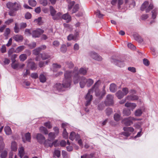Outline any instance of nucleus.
<instances>
[{
  "mask_svg": "<svg viewBox=\"0 0 158 158\" xmlns=\"http://www.w3.org/2000/svg\"><path fill=\"white\" fill-rule=\"evenodd\" d=\"M133 36L135 39L137 41L141 42L143 41V40L139 36L137 35L136 34H134Z\"/></svg>",
  "mask_w": 158,
  "mask_h": 158,
  "instance_id": "obj_41",
  "label": "nucleus"
},
{
  "mask_svg": "<svg viewBox=\"0 0 158 158\" xmlns=\"http://www.w3.org/2000/svg\"><path fill=\"white\" fill-rule=\"evenodd\" d=\"M4 131L7 135H10L11 133V130L9 126L5 127L4 128Z\"/></svg>",
  "mask_w": 158,
  "mask_h": 158,
  "instance_id": "obj_26",
  "label": "nucleus"
},
{
  "mask_svg": "<svg viewBox=\"0 0 158 158\" xmlns=\"http://www.w3.org/2000/svg\"><path fill=\"white\" fill-rule=\"evenodd\" d=\"M11 66L12 68L14 69H16L19 67V63H12L11 64Z\"/></svg>",
  "mask_w": 158,
  "mask_h": 158,
  "instance_id": "obj_55",
  "label": "nucleus"
},
{
  "mask_svg": "<svg viewBox=\"0 0 158 158\" xmlns=\"http://www.w3.org/2000/svg\"><path fill=\"white\" fill-rule=\"evenodd\" d=\"M48 138L50 140H53L55 138V134L52 132H50L48 134Z\"/></svg>",
  "mask_w": 158,
  "mask_h": 158,
  "instance_id": "obj_53",
  "label": "nucleus"
},
{
  "mask_svg": "<svg viewBox=\"0 0 158 158\" xmlns=\"http://www.w3.org/2000/svg\"><path fill=\"white\" fill-rule=\"evenodd\" d=\"M14 31L16 33H18L19 31V29L18 26V24L17 23H15V26L14 28Z\"/></svg>",
  "mask_w": 158,
  "mask_h": 158,
  "instance_id": "obj_51",
  "label": "nucleus"
},
{
  "mask_svg": "<svg viewBox=\"0 0 158 158\" xmlns=\"http://www.w3.org/2000/svg\"><path fill=\"white\" fill-rule=\"evenodd\" d=\"M0 50L2 53H4L6 52V48L4 45L2 46Z\"/></svg>",
  "mask_w": 158,
  "mask_h": 158,
  "instance_id": "obj_62",
  "label": "nucleus"
},
{
  "mask_svg": "<svg viewBox=\"0 0 158 158\" xmlns=\"http://www.w3.org/2000/svg\"><path fill=\"white\" fill-rule=\"evenodd\" d=\"M116 96L119 99H121L125 96L124 94L121 90L118 91L115 94Z\"/></svg>",
  "mask_w": 158,
  "mask_h": 158,
  "instance_id": "obj_21",
  "label": "nucleus"
},
{
  "mask_svg": "<svg viewBox=\"0 0 158 158\" xmlns=\"http://www.w3.org/2000/svg\"><path fill=\"white\" fill-rule=\"evenodd\" d=\"M39 79L40 82L43 83L45 82L46 81V78L44 75L43 74L40 75Z\"/></svg>",
  "mask_w": 158,
  "mask_h": 158,
  "instance_id": "obj_38",
  "label": "nucleus"
},
{
  "mask_svg": "<svg viewBox=\"0 0 158 158\" xmlns=\"http://www.w3.org/2000/svg\"><path fill=\"white\" fill-rule=\"evenodd\" d=\"M36 139L38 141L40 144H42L45 140L44 137L41 134H38L36 136Z\"/></svg>",
  "mask_w": 158,
  "mask_h": 158,
  "instance_id": "obj_11",
  "label": "nucleus"
},
{
  "mask_svg": "<svg viewBox=\"0 0 158 158\" xmlns=\"http://www.w3.org/2000/svg\"><path fill=\"white\" fill-rule=\"evenodd\" d=\"M79 8V7L78 4H76L73 8L72 10V13H76L77 11L78 10Z\"/></svg>",
  "mask_w": 158,
  "mask_h": 158,
  "instance_id": "obj_50",
  "label": "nucleus"
},
{
  "mask_svg": "<svg viewBox=\"0 0 158 158\" xmlns=\"http://www.w3.org/2000/svg\"><path fill=\"white\" fill-rule=\"evenodd\" d=\"M44 125L46 127L49 129H51L52 127V125L51 124V122L49 121H48L44 123Z\"/></svg>",
  "mask_w": 158,
  "mask_h": 158,
  "instance_id": "obj_45",
  "label": "nucleus"
},
{
  "mask_svg": "<svg viewBox=\"0 0 158 158\" xmlns=\"http://www.w3.org/2000/svg\"><path fill=\"white\" fill-rule=\"evenodd\" d=\"M40 52V51L39 49V48H35V49L33 50L32 52L33 54H34L35 55L37 56L39 54Z\"/></svg>",
  "mask_w": 158,
  "mask_h": 158,
  "instance_id": "obj_47",
  "label": "nucleus"
},
{
  "mask_svg": "<svg viewBox=\"0 0 158 158\" xmlns=\"http://www.w3.org/2000/svg\"><path fill=\"white\" fill-rule=\"evenodd\" d=\"M152 18L153 19H155L157 14V9H154L152 11Z\"/></svg>",
  "mask_w": 158,
  "mask_h": 158,
  "instance_id": "obj_36",
  "label": "nucleus"
},
{
  "mask_svg": "<svg viewBox=\"0 0 158 158\" xmlns=\"http://www.w3.org/2000/svg\"><path fill=\"white\" fill-rule=\"evenodd\" d=\"M125 106L126 107L129 108L130 110H133L136 106V105L134 103L127 102L125 104Z\"/></svg>",
  "mask_w": 158,
  "mask_h": 158,
  "instance_id": "obj_12",
  "label": "nucleus"
},
{
  "mask_svg": "<svg viewBox=\"0 0 158 158\" xmlns=\"http://www.w3.org/2000/svg\"><path fill=\"white\" fill-rule=\"evenodd\" d=\"M104 105L103 103H100L99 104L98 106V110H102L104 109Z\"/></svg>",
  "mask_w": 158,
  "mask_h": 158,
  "instance_id": "obj_54",
  "label": "nucleus"
},
{
  "mask_svg": "<svg viewBox=\"0 0 158 158\" xmlns=\"http://www.w3.org/2000/svg\"><path fill=\"white\" fill-rule=\"evenodd\" d=\"M61 18L62 19L66 20L67 23H69L71 20V17L68 13L64 14L62 16Z\"/></svg>",
  "mask_w": 158,
  "mask_h": 158,
  "instance_id": "obj_14",
  "label": "nucleus"
},
{
  "mask_svg": "<svg viewBox=\"0 0 158 158\" xmlns=\"http://www.w3.org/2000/svg\"><path fill=\"white\" fill-rule=\"evenodd\" d=\"M31 76L32 78L34 79H36L38 77V74L36 73H31Z\"/></svg>",
  "mask_w": 158,
  "mask_h": 158,
  "instance_id": "obj_64",
  "label": "nucleus"
},
{
  "mask_svg": "<svg viewBox=\"0 0 158 158\" xmlns=\"http://www.w3.org/2000/svg\"><path fill=\"white\" fill-rule=\"evenodd\" d=\"M143 64L146 66H148L149 65V61L146 59H144L143 60Z\"/></svg>",
  "mask_w": 158,
  "mask_h": 158,
  "instance_id": "obj_61",
  "label": "nucleus"
},
{
  "mask_svg": "<svg viewBox=\"0 0 158 158\" xmlns=\"http://www.w3.org/2000/svg\"><path fill=\"white\" fill-rule=\"evenodd\" d=\"M93 93L92 89H90L89 90L88 93L85 97V99L86 100L85 104V106H86L89 105L91 103V101L93 99V96L91 94H92Z\"/></svg>",
  "mask_w": 158,
  "mask_h": 158,
  "instance_id": "obj_7",
  "label": "nucleus"
},
{
  "mask_svg": "<svg viewBox=\"0 0 158 158\" xmlns=\"http://www.w3.org/2000/svg\"><path fill=\"white\" fill-rule=\"evenodd\" d=\"M126 99L129 101H133L137 100L138 99V97L135 95H128L126 98Z\"/></svg>",
  "mask_w": 158,
  "mask_h": 158,
  "instance_id": "obj_17",
  "label": "nucleus"
},
{
  "mask_svg": "<svg viewBox=\"0 0 158 158\" xmlns=\"http://www.w3.org/2000/svg\"><path fill=\"white\" fill-rule=\"evenodd\" d=\"M80 138V136L78 134H76L75 132L72 131L70 135L69 139L71 140H73L75 139L76 140H78Z\"/></svg>",
  "mask_w": 158,
  "mask_h": 158,
  "instance_id": "obj_10",
  "label": "nucleus"
},
{
  "mask_svg": "<svg viewBox=\"0 0 158 158\" xmlns=\"http://www.w3.org/2000/svg\"><path fill=\"white\" fill-rule=\"evenodd\" d=\"M86 83L87 87L90 86L94 83V81L91 79L89 78L87 79L86 78Z\"/></svg>",
  "mask_w": 158,
  "mask_h": 158,
  "instance_id": "obj_23",
  "label": "nucleus"
},
{
  "mask_svg": "<svg viewBox=\"0 0 158 158\" xmlns=\"http://www.w3.org/2000/svg\"><path fill=\"white\" fill-rule=\"evenodd\" d=\"M10 33V29L9 28H6L4 35L5 36H7Z\"/></svg>",
  "mask_w": 158,
  "mask_h": 158,
  "instance_id": "obj_56",
  "label": "nucleus"
},
{
  "mask_svg": "<svg viewBox=\"0 0 158 158\" xmlns=\"http://www.w3.org/2000/svg\"><path fill=\"white\" fill-rule=\"evenodd\" d=\"M25 48V47L23 45L18 47L15 50V52L19 53L23 50Z\"/></svg>",
  "mask_w": 158,
  "mask_h": 158,
  "instance_id": "obj_25",
  "label": "nucleus"
},
{
  "mask_svg": "<svg viewBox=\"0 0 158 158\" xmlns=\"http://www.w3.org/2000/svg\"><path fill=\"white\" fill-rule=\"evenodd\" d=\"M117 87L116 85L114 83H112L110 85V89L112 92H115L116 90Z\"/></svg>",
  "mask_w": 158,
  "mask_h": 158,
  "instance_id": "obj_22",
  "label": "nucleus"
},
{
  "mask_svg": "<svg viewBox=\"0 0 158 158\" xmlns=\"http://www.w3.org/2000/svg\"><path fill=\"white\" fill-rule=\"evenodd\" d=\"M40 3L44 6H46L48 4L47 0H40Z\"/></svg>",
  "mask_w": 158,
  "mask_h": 158,
  "instance_id": "obj_49",
  "label": "nucleus"
},
{
  "mask_svg": "<svg viewBox=\"0 0 158 158\" xmlns=\"http://www.w3.org/2000/svg\"><path fill=\"white\" fill-rule=\"evenodd\" d=\"M27 58V55L25 54H22L20 55L19 58L20 61H23Z\"/></svg>",
  "mask_w": 158,
  "mask_h": 158,
  "instance_id": "obj_34",
  "label": "nucleus"
},
{
  "mask_svg": "<svg viewBox=\"0 0 158 158\" xmlns=\"http://www.w3.org/2000/svg\"><path fill=\"white\" fill-rule=\"evenodd\" d=\"M66 64L69 68H71L73 67L74 64L73 63L71 62H68L66 63Z\"/></svg>",
  "mask_w": 158,
  "mask_h": 158,
  "instance_id": "obj_57",
  "label": "nucleus"
},
{
  "mask_svg": "<svg viewBox=\"0 0 158 158\" xmlns=\"http://www.w3.org/2000/svg\"><path fill=\"white\" fill-rule=\"evenodd\" d=\"M25 137L26 138V140L29 142L31 141V134L29 132H28L25 134Z\"/></svg>",
  "mask_w": 158,
  "mask_h": 158,
  "instance_id": "obj_39",
  "label": "nucleus"
},
{
  "mask_svg": "<svg viewBox=\"0 0 158 158\" xmlns=\"http://www.w3.org/2000/svg\"><path fill=\"white\" fill-rule=\"evenodd\" d=\"M100 81V80H98L94 84V85L91 89H92L93 92L94 91L95 93L96 96L97 97H99L100 98H102L104 97L106 94V92L104 89L102 92L100 91L98 88V82Z\"/></svg>",
  "mask_w": 158,
  "mask_h": 158,
  "instance_id": "obj_2",
  "label": "nucleus"
},
{
  "mask_svg": "<svg viewBox=\"0 0 158 158\" xmlns=\"http://www.w3.org/2000/svg\"><path fill=\"white\" fill-rule=\"evenodd\" d=\"M44 32V31L41 29H37L33 31L31 33V35L33 37L37 38L40 36L41 34Z\"/></svg>",
  "mask_w": 158,
  "mask_h": 158,
  "instance_id": "obj_9",
  "label": "nucleus"
},
{
  "mask_svg": "<svg viewBox=\"0 0 158 158\" xmlns=\"http://www.w3.org/2000/svg\"><path fill=\"white\" fill-rule=\"evenodd\" d=\"M114 97L110 94H108L105 100V104L106 106H110L114 104Z\"/></svg>",
  "mask_w": 158,
  "mask_h": 158,
  "instance_id": "obj_8",
  "label": "nucleus"
},
{
  "mask_svg": "<svg viewBox=\"0 0 158 158\" xmlns=\"http://www.w3.org/2000/svg\"><path fill=\"white\" fill-rule=\"evenodd\" d=\"M11 147L12 151H17V145L15 141H13L12 142Z\"/></svg>",
  "mask_w": 158,
  "mask_h": 158,
  "instance_id": "obj_27",
  "label": "nucleus"
},
{
  "mask_svg": "<svg viewBox=\"0 0 158 158\" xmlns=\"http://www.w3.org/2000/svg\"><path fill=\"white\" fill-rule=\"evenodd\" d=\"M56 141H54L53 142L52 144H51L49 143V140H45L44 142V146L46 148H48V147H51L53 146V145H54L55 147H56Z\"/></svg>",
  "mask_w": 158,
  "mask_h": 158,
  "instance_id": "obj_16",
  "label": "nucleus"
},
{
  "mask_svg": "<svg viewBox=\"0 0 158 158\" xmlns=\"http://www.w3.org/2000/svg\"><path fill=\"white\" fill-rule=\"evenodd\" d=\"M65 80H63L62 84L60 83L56 84L54 85V87L58 90L61 91L64 90V88L70 87L69 82H68V83H67L65 82Z\"/></svg>",
  "mask_w": 158,
  "mask_h": 158,
  "instance_id": "obj_5",
  "label": "nucleus"
},
{
  "mask_svg": "<svg viewBox=\"0 0 158 158\" xmlns=\"http://www.w3.org/2000/svg\"><path fill=\"white\" fill-rule=\"evenodd\" d=\"M80 79V82H79L81 88H83L85 85L86 83V78L84 77H82L80 78H79L78 80Z\"/></svg>",
  "mask_w": 158,
  "mask_h": 158,
  "instance_id": "obj_13",
  "label": "nucleus"
},
{
  "mask_svg": "<svg viewBox=\"0 0 158 158\" xmlns=\"http://www.w3.org/2000/svg\"><path fill=\"white\" fill-rule=\"evenodd\" d=\"M120 115L116 113L114 114V120L118 121L120 120Z\"/></svg>",
  "mask_w": 158,
  "mask_h": 158,
  "instance_id": "obj_52",
  "label": "nucleus"
},
{
  "mask_svg": "<svg viewBox=\"0 0 158 158\" xmlns=\"http://www.w3.org/2000/svg\"><path fill=\"white\" fill-rule=\"evenodd\" d=\"M40 55L43 60H45L50 57V56L47 53H44L41 54Z\"/></svg>",
  "mask_w": 158,
  "mask_h": 158,
  "instance_id": "obj_28",
  "label": "nucleus"
},
{
  "mask_svg": "<svg viewBox=\"0 0 158 158\" xmlns=\"http://www.w3.org/2000/svg\"><path fill=\"white\" fill-rule=\"evenodd\" d=\"M63 137L65 139H67L68 138V134L66 131V128H64V129L63 132Z\"/></svg>",
  "mask_w": 158,
  "mask_h": 158,
  "instance_id": "obj_48",
  "label": "nucleus"
},
{
  "mask_svg": "<svg viewBox=\"0 0 158 158\" xmlns=\"http://www.w3.org/2000/svg\"><path fill=\"white\" fill-rule=\"evenodd\" d=\"M91 57L94 59L98 61L102 60V57L97 53L94 52H92L91 54Z\"/></svg>",
  "mask_w": 158,
  "mask_h": 158,
  "instance_id": "obj_15",
  "label": "nucleus"
},
{
  "mask_svg": "<svg viewBox=\"0 0 158 158\" xmlns=\"http://www.w3.org/2000/svg\"><path fill=\"white\" fill-rule=\"evenodd\" d=\"M105 111L106 115L109 116L112 114V110L111 108H108L106 109Z\"/></svg>",
  "mask_w": 158,
  "mask_h": 158,
  "instance_id": "obj_42",
  "label": "nucleus"
},
{
  "mask_svg": "<svg viewBox=\"0 0 158 158\" xmlns=\"http://www.w3.org/2000/svg\"><path fill=\"white\" fill-rule=\"evenodd\" d=\"M40 130L41 132H43L45 134H48V131L46 128L44 127H40Z\"/></svg>",
  "mask_w": 158,
  "mask_h": 158,
  "instance_id": "obj_37",
  "label": "nucleus"
},
{
  "mask_svg": "<svg viewBox=\"0 0 158 158\" xmlns=\"http://www.w3.org/2000/svg\"><path fill=\"white\" fill-rule=\"evenodd\" d=\"M60 50L63 52H65L67 50L66 46L65 45H62L60 48Z\"/></svg>",
  "mask_w": 158,
  "mask_h": 158,
  "instance_id": "obj_58",
  "label": "nucleus"
},
{
  "mask_svg": "<svg viewBox=\"0 0 158 158\" xmlns=\"http://www.w3.org/2000/svg\"><path fill=\"white\" fill-rule=\"evenodd\" d=\"M78 68H77V71H75L73 72L70 71H66L64 74V78L63 80H65V82L67 83L69 82V85L70 86L71 82V77L73 75V82L74 84H77L78 82V80L79 77L78 75V73L77 71Z\"/></svg>",
  "mask_w": 158,
  "mask_h": 158,
  "instance_id": "obj_1",
  "label": "nucleus"
},
{
  "mask_svg": "<svg viewBox=\"0 0 158 158\" xmlns=\"http://www.w3.org/2000/svg\"><path fill=\"white\" fill-rule=\"evenodd\" d=\"M6 7L9 9L14 11H17L21 8V5L19 3H13L9 2L6 4Z\"/></svg>",
  "mask_w": 158,
  "mask_h": 158,
  "instance_id": "obj_4",
  "label": "nucleus"
},
{
  "mask_svg": "<svg viewBox=\"0 0 158 158\" xmlns=\"http://www.w3.org/2000/svg\"><path fill=\"white\" fill-rule=\"evenodd\" d=\"M123 3V0H118V7L119 9L121 8V5H122Z\"/></svg>",
  "mask_w": 158,
  "mask_h": 158,
  "instance_id": "obj_60",
  "label": "nucleus"
},
{
  "mask_svg": "<svg viewBox=\"0 0 158 158\" xmlns=\"http://www.w3.org/2000/svg\"><path fill=\"white\" fill-rule=\"evenodd\" d=\"M53 155L59 158L60 156V151L58 150H55L54 152Z\"/></svg>",
  "mask_w": 158,
  "mask_h": 158,
  "instance_id": "obj_43",
  "label": "nucleus"
},
{
  "mask_svg": "<svg viewBox=\"0 0 158 158\" xmlns=\"http://www.w3.org/2000/svg\"><path fill=\"white\" fill-rule=\"evenodd\" d=\"M28 66L30 67L31 69L32 70H35L37 69V67L35 62H29L28 64Z\"/></svg>",
  "mask_w": 158,
  "mask_h": 158,
  "instance_id": "obj_18",
  "label": "nucleus"
},
{
  "mask_svg": "<svg viewBox=\"0 0 158 158\" xmlns=\"http://www.w3.org/2000/svg\"><path fill=\"white\" fill-rule=\"evenodd\" d=\"M77 36H74L73 34H70L67 37V39L68 40H77Z\"/></svg>",
  "mask_w": 158,
  "mask_h": 158,
  "instance_id": "obj_35",
  "label": "nucleus"
},
{
  "mask_svg": "<svg viewBox=\"0 0 158 158\" xmlns=\"http://www.w3.org/2000/svg\"><path fill=\"white\" fill-rule=\"evenodd\" d=\"M88 69H86L85 68H81L80 69L79 73L80 74L83 75H85L86 74Z\"/></svg>",
  "mask_w": 158,
  "mask_h": 158,
  "instance_id": "obj_30",
  "label": "nucleus"
},
{
  "mask_svg": "<svg viewBox=\"0 0 158 158\" xmlns=\"http://www.w3.org/2000/svg\"><path fill=\"white\" fill-rule=\"evenodd\" d=\"M136 120V119L132 117H129L123 118L122 121V124H124L126 126H130L133 124V121Z\"/></svg>",
  "mask_w": 158,
  "mask_h": 158,
  "instance_id": "obj_6",
  "label": "nucleus"
},
{
  "mask_svg": "<svg viewBox=\"0 0 158 158\" xmlns=\"http://www.w3.org/2000/svg\"><path fill=\"white\" fill-rule=\"evenodd\" d=\"M153 7L152 4L151 3L149 5L148 2L146 1L144 2L141 5L140 10L142 11L145 10L146 13H148L152 9Z\"/></svg>",
  "mask_w": 158,
  "mask_h": 158,
  "instance_id": "obj_3",
  "label": "nucleus"
},
{
  "mask_svg": "<svg viewBox=\"0 0 158 158\" xmlns=\"http://www.w3.org/2000/svg\"><path fill=\"white\" fill-rule=\"evenodd\" d=\"M48 62V60H47L45 62L40 61L39 63V66L40 67L42 68L44 66L45 64H47Z\"/></svg>",
  "mask_w": 158,
  "mask_h": 158,
  "instance_id": "obj_44",
  "label": "nucleus"
},
{
  "mask_svg": "<svg viewBox=\"0 0 158 158\" xmlns=\"http://www.w3.org/2000/svg\"><path fill=\"white\" fill-rule=\"evenodd\" d=\"M112 62H114V64L117 65L118 66L120 67H122L124 66V64L121 61L117 60H113Z\"/></svg>",
  "mask_w": 158,
  "mask_h": 158,
  "instance_id": "obj_20",
  "label": "nucleus"
},
{
  "mask_svg": "<svg viewBox=\"0 0 158 158\" xmlns=\"http://www.w3.org/2000/svg\"><path fill=\"white\" fill-rule=\"evenodd\" d=\"M75 3L74 1L70 2L68 5V9L69 10H70L72 8L73 6Z\"/></svg>",
  "mask_w": 158,
  "mask_h": 158,
  "instance_id": "obj_59",
  "label": "nucleus"
},
{
  "mask_svg": "<svg viewBox=\"0 0 158 158\" xmlns=\"http://www.w3.org/2000/svg\"><path fill=\"white\" fill-rule=\"evenodd\" d=\"M28 3L32 6H35L36 5V2L35 0H29Z\"/></svg>",
  "mask_w": 158,
  "mask_h": 158,
  "instance_id": "obj_40",
  "label": "nucleus"
},
{
  "mask_svg": "<svg viewBox=\"0 0 158 158\" xmlns=\"http://www.w3.org/2000/svg\"><path fill=\"white\" fill-rule=\"evenodd\" d=\"M123 113L124 115L128 116L131 114V111L130 110L125 109L123 111Z\"/></svg>",
  "mask_w": 158,
  "mask_h": 158,
  "instance_id": "obj_32",
  "label": "nucleus"
},
{
  "mask_svg": "<svg viewBox=\"0 0 158 158\" xmlns=\"http://www.w3.org/2000/svg\"><path fill=\"white\" fill-rule=\"evenodd\" d=\"M7 152L6 151H4L2 153L1 155V158H5L7 156Z\"/></svg>",
  "mask_w": 158,
  "mask_h": 158,
  "instance_id": "obj_63",
  "label": "nucleus"
},
{
  "mask_svg": "<svg viewBox=\"0 0 158 158\" xmlns=\"http://www.w3.org/2000/svg\"><path fill=\"white\" fill-rule=\"evenodd\" d=\"M49 9L50 11V13L52 17L54 16L55 14L56 13V11L54 8V7L52 6H50L49 7Z\"/></svg>",
  "mask_w": 158,
  "mask_h": 158,
  "instance_id": "obj_24",
  "label": "nucleus"
},
{
  "mask_svg": "<svg viewBox=\"0 0 158 158\" xmlns=\"http://www.w3.org/2000/svg\"><path fill=\"white\" fill-rule=\"evenodd\" d=\"M24 154V148L22 147L19 149V154L20 158H22Z\"/></svg>",
  "mask_w": 158,
  "mask_h": 158,
  "instance_id": "obj_29",
  "label": "nucleus"
},
{
  "mask_svg": "<svg viewBox=\"0 0 158 158\" xmlns=\"http://www.w3.org/2000/svg\"><path fill=\"white\" fill-rule=\"evenodd\" d=\"M23 36L20 35H16L14 36L13 39L16 41L20 42L22 41L23 40Z\"/></svg>",
  "mask_w": 158,
  "mask_h": 158,
  "instance_id": "obj_19",
  "label": "nucleus"
},
{
  "mask_svg": "<svg viewBox=\"0 0 158 158\" xmlns=\"http://www.w3.org/2000/svg\"><path fill=\"white\" fill-rule=\"evenodd\" d=\"M142 110H141L138 109L135 111V114L136 116H139L142 114Z\"/></svg>",
  "mask_w": 158,
  "mask_h": 158,
  "instance_id": "obj_46",
  "label": "nucleus"
},
{
  "mask_svg": "<svg viewBox=\"0 0 158 158\" xmlns=\"http://www.w3.org/2000/svg\"><path fill=\"white\" fill-rule=\"evenodd\" d=\"M62 15V14L60 12H58L57 14H56L54 16L52 17V19L54 20H57L60 18Z\"/></svg>",
  "mask_w": 158,
  "mask_h": 158,
  "instance_id": "obj_31",
  "label": "nucleus"
},
{
  "mask_svg": "<svg viewBox=\"0 0 158 158\" xmlns=\"http://www.w3.org/2000/svg\"><path fill=\"white\" fill-rule=\"evenodd\" d=\"M123 130L125 131H127V132H133L134 131V128L131 127H124L123 128Z\"/></svg>",
  "mask_w": 158,
  "mask_h": 158,
  "instance_id": "obj_33",
  "label": "nucleus"
}]
</instances>
